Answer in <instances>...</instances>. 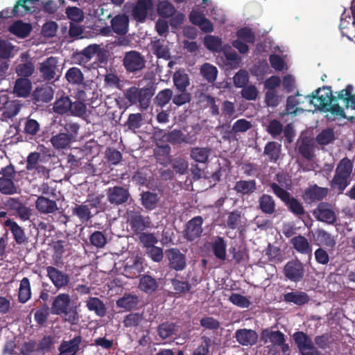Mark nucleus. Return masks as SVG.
Returning a JSON list of instances; mask_svg holds the SVG:
<instances>
[{"label": "nucleus", "instance_id": "a18cd8bd", "mask_svg": "<svg viewBox=\"0 0 355 355\" xmlns=\"http://www.w3.org/2000/svg\"><path fill=\"white\" fill-rule=\"evenodd\" d=\"M200 73L208 82L212 83L216 79L218 70L214 65L205 63L200 68Z\"/></svg>", "mask_w": 355, "mask_h": 355}, {"label": "nucleus", "instance_id": "7ed1b4c3", "mask_svg": "<svg viewBox=\"0 0 355 355\" xmlns=\"http://www.w3.org/2000/svg\"><path fill=\"white\" fill-rule=\"evenodd\" d=\"M125 98L128 100L129 105L139 104L141 109H146L150 103L151 94L148 89H139L136 87H132L124 93Z\"/></svg>", "mask_w": 355, "mask_h": 355}, {"label": "nucleus", "instance_id": "3c124183", "mask_svg": "<svg viewBox=\"0 0 355 355\" xmlns=\"http://www.w3.org/2000/svg\"><path fill=\"white\" fill-rule=\"evenodd\" d=\"M159 201L157 194L147 191L142 194L141 202L144 207L149 210L154 209Z\"/></svg>", "mask_w": 355, "mask_h": 355}, {"label": "nucleus", "instance_id": "58836bf2", "mask_svg": "<svg viewBox=\"0 0 355 355\" xmlns=\"http://www.w3.org/2000/svg\"><path fill=\"white\" fill-rule=\"evenodd\" d=\"M327 194V189L314 185L306 190L304 196L306 199L312 200H320Z\"/></svg>", "mask_w": 355, "mask_h": 355}, {"label": "nucleus", "instance_id": "6e6d98bb", "mask_svg": "<svg viewBox=\"0 0 355 355\" xmlns=\"http://www.w3.org/2000/svg\"><path fill=\"white\" fill-rule=\"evenodd\" d=\"M73 214L77 216L82 222L87 221L91 218L89 208L85 205H77L72 210Z\"/></svg>", "mask_w": 355, "mask_h": 355}, {"label": "nucleus", "instance_id": "473e14b6", "mask_svg": "<svg viewBox=\"0 0 355 355\" xmlns=\"http://www.w3.org/2000/svg\"><path fill=\"white\" fill-rule=\"evenodd\" d=\"M31 297V290L29 279L24 277L21 282L18 291L19 301L21 303H26Z\"/></svg>", "mask_w": 355, "mask_h": 355}, {"label": "nucleus", "instance_id": "5fc2aeb1", "mask_svg": "<svg viewBox=\"0 0 355 355\" xmlns=\"http://www.w3.org/2000/svg\"><path fill=\"white\" fill-rule=\"evenodd\" d=\"M65 77L67 81L71 84H80L83 81V75L77 67L70 68L66 73Z\"/></svg>", "mask_w": 355, "mask_h": 355}, {"label": "nucleus", "instance_id": "20e7f679", "mask_svg": "<svg viewBox=\"0 0 355 355\" xmlns=\"http://www.w3.org/2000/svg\"><path fill=\"white\" fill-rule=\"evenodd\" d=\"M284 335L279 331L264 329L261 332V340L268 350V353L276 355L279 352V345L282 344Z\"/></svg>", "mask_w": 355, "mask_h": 355}, {"label": "nucleus", "instance_id": "f3484780", "mask_svg": "<svg viewBox=\"0 0 355 355\" xmlns=\"http://www.w3.org/2000/svg\"><path fill=\"white\" fill-rule=\"evenodd\" d=\"M58 60L54 57H50L40 64V70L44 78L53 79L58 71Z\"/></svg>", "mask_w": 355, "mask_h": 355}, {"label": "nucleus", "instance_id": "2eb2a0df", "mask_svg": "<svg viewBox=\"0 0 355 355\" xmlns=\"http://www.w3.org/2000/svg\"><path fill=\"white\" fill-rule=\"evenodd\" d=\"M202 218L197 216L189 220L187 225L185 236L189 241L199 238L202 232Z\"/></svg>", "mask_w": 355, "mask_h": 355}, {"label": "nucleus", "instance_id": "7c9ffc66", "mask_svg": "<svg viewBox=\"0 0 355 355\" xmlns=\"http://www.w3.org/2000/svg\"><path fill=\"white\" fill-rule=\"evenodd\" d=\"M144 270V259L138 256L130 259L125 266V270L134 275L141 273Z\"/></svg>", "mask_w": 355, "mask_h": 355}, {"label": "nucleus", "instance_id": "37998d69", "mask_svg": "<svg viewBox=\"0 0 355 355\" xmlns=\"http://www.w3.org/2000/svg\"><path fill=\"white\" fill-rule=\"evenodd\" d=\"M261 210L267 214H271L275 211V204L272 198L268 195H263L259 200Z\"/></svg>", "mask_w": 355, "mask_h": 355}, {"label": "nucleus", "instance_id": "a211bd4d", "mask_svg": "<svg viewBox=\"0 0 355 355\" xmlns=\"http://www.w3.org/2000/svg\"><path fill=\"white\" fill-rule=\"evenodd\" d=\"M170 266L175 270H182L186 266L185 257L177 249H171L167 252Z\"/></svg>", "mask_w": 355, "mask_h": 355}, {"label": "nucleus", "instance_id": "393cba45", "mask_svg": "<svg viewBox=\"0 0 355 355\" xmlns=\"http://www.w3.org/2000/svg\"><path fill=\"white\" fill-rule=\"evenodd\" d=\"M339 28L342 35L348 38H349L348 33L352 30H355V20L345 10L341 15Z\"/></svg>", "mask_w": 355, "mask_h": 355}, {"label": "nucleus", "instance_id": "ddd939ff", "mask_svg": "<svg viewBox=\"0 0 355 355\" xmlns=\"http://www.w3.org/2000/svg\"><path fill=\"white\" fill-rule=\"evenodd\" d=\"M71 297L67 293H60L55 297L51 306V313L62 315L70 308Z\"/></svg>", "mask_w": 355, "mask_h": 355}, {"label": "nucleus", "instance_id": "4468645a", "mask_svg": "<svg viewBox=\"0 0 355 355\" xmlns=\"http://www.w3.org/2000/svg\"><path fill=\"white\" fill-rule=\"evenodd\" d=\"M20 61L21 62L16 67L15 71L17 74L21 77L31 76L35 71V67L27 52L21 54Z\"/></svg>", "mask_w": 355, "mask_h": 355}, {"label": "nucleus", "instance_id": "f03ea898", "mask_svg": "<svg viewBox=\"0 0 355 355\" xmlns=\"http://www.w3.org/2000/svg\"><path fill=\"white\" fill-rule=\"evenodd\" d=\"M353 169L352 162L347 157L341 159L336 169V174L331 180V187L340 192L349 184V178Z\"/></svg>", "mask_w": 355, "mask_h": 355}, {"label": "nucleus", "instance_id": "052dcab7", "mask_svg": "<svg viewBox=\"0 0 355 355\" xmlns=\"http://www.w3.org/2000/svg\"><path fill=\"white\" fill-rule=\"evenodd\" d=\"M205 46L212 51H218L222 44L221 39L214 35H207L204 39Z\"/></svg>", "mask_w": 355, "mask_h": 355}, {"label": "nucleus", "instance_id": "1a4fd4ad", "mask_svg": "<svg viewBox=\"0 0 355 355\" xmlns=\"http://www.w3.org/2000/svg\"><path fill=\"white\" fill-rule=\"evenodd\" d=\"M284 272L288 279L297 282L302 279L304 277V266L299 260H292L286 264Z\"/></svg>", "mask_w": 355, "mask_h": 355}, {"label": "nucleus", "instance_id": "aec40b11", "mask_svg": "<svg viewBox=\"0 0 355 355\" xmlns=\"http://www.w3.org/2000/svg\"><path fill=\"white\" fill-rule=\"evenodd\" d=\"M108 200L112 204L120 205L127 201L129 193L125 189L120 187L110 188L108 191Z\"/></svg>", "mask_w": 355, "mask_h": 355}, {"label": "nucleus", "instance_id": "13d9d810", "mask_svg": "<svg viewBox=\"0 0 355 355\" xmlns=\"http://www.w3.org/2000/svg\"><path fill=\"white\" fill-rule=\"evenodd\" d=\"M66 14L71 23L80 22L84 19V12L77 7H69L66 10Z\"/></svg>", "mask_w": 355, "mask_h": 355}, {"label": "nucleus", "instance_id": "f8f14e48", "mask_svg": "<svg viewBox=\"0 0 355 355\" xmlns=\"http://www.w3.org/2000/svg\"><path fill=\"white\" fill-rule=\"evenodd\" d=\"M46 270L47 276L57 289L63 288L68 285L70 279L67 274L53 266H48Z\"/></svg>", "mask_w": 355, "mask_h": 355}, {"label": "nucleus", "instance_id": "b1692460", "mask_svg": "<svg viewBox=\"0 0 355 355\" xmlns=\"http://www.w3.org/2000/svg\"><path fill=\"white\" fill-rule=\"evenodd\" d=\"M37 209L42 214H51L58 209L57 204L54 200L40 196L36 203Z\"/></svg>", "mask_w": 355, "mask_h": 355}, {"label": "nucleus", "instance_id": "49530a36", "mask_svg": "<svg viewBox=\"0 0 355 355\" xmlns=\"http://www.w3.org/2000/svg\"><path fill=\"white\" fill-rule=\"evenodd\" d=\"M20 108L21 105L19 101H7L2 114L6 119H10L19 113Z\"/></svg>", "mask_w": 355, "mask_h": 355}, {"label": "nucleus", "instance_id": "bb28decb", "mask_svg": "<svg viewBox=\"0 0 355 355\" xmlns=\"http://www.w3.org/2000/svg\"><path fill=\"white\" fill-rule=\"evenodd\" d=\"M291 243L294 249L301 254H311L312 248L308 240L302 236H297L292 239Z\"/></svg>", "mask_w": 355, "mask_h": 355}, {"label": "nucleus", "instance_id": "cd10ccee", "mask_svg": "<svg viewBox=\"0 0 355 355\" xmlns=\"http://www.w3.org/2000/svg\"><path fill=\"white\" fill-rule=\"evenodd\" d=\"M31 82L27 78H19L16 80L14 93L20 97L28 96L31 91Z\"/></svg>", "mask_w": 355, "mask_h": 355}, {"label": "nucleus", "instance_id": "338daca9", "mask_svg": "<svg viewBox=\"0 0 355 355\" xmlns=\"http://www.w3.org/2000/svg\"><path fill=\"white\" fill-rule=\"evenodd\" d=\"M229 300L233 304L240 308H248L250 304L248 297L238 293H232Z\"/></svg>", "mask_w": 355, "mask_h": 355}, {"label": "nucleus", "instance_id": "8fccbe9b", "mask_svg": "<svg viewBox=\"0 0 355 355\" xmlns=\"http://www.w3.org/2000/svg\"><path fill=\"white\" fill-rule=\"evenodd\" d=\"M214 255L219 259L224 260L226 257V244L221 237H217L212 245Z\"/></svg>", "mask_w": 355, "mask_h": 355}, {"label": "nucleus", "instance_id": "c756f323", "mask_svg": "<svg viewBox=\"0 0 355 355\" xmlns=\"http://www.w3.org/2000/svg\"><path fill=\"white\" fill-rule=\"evenodd\" d=\"M128 18L124 15H117L112 20L113 31L119 35L125 34L128 31Z\"/></svg>", "mask_w": 355, "mask_h": 355}, {"label": "nucleus", "instance_id": "774afa93", "mask_svg": "<svg viewBox=\"0 0 355 355\" xmlns=\"http://www.w3.org/2000/svg\"><path fill=\"white\" fill-rule=\"evenodd\" d=\"M335 138L332 129L327 128L322 130L317 137V141L321 145H327L331 143Z\"/></svg>", "mask_w": 355, "mask_h": 355}, {"label": "nucleus", "instance_id": "412c9836", "mask_svg": "<svg viewBox=\"0 0 355 355\" xmlns=\"http://www.w3.org/2000/svg\"><path fill=\"white\" fill-rule=\"evenodd\" d=\"M237 341L242 345H252L256 343L258 335L251 329H240L236 332Z\"/></svg>", "mask_w": 355, "mask_h": 355}, {"label": "nucleus", "instance_id": "9d476101", "mask_svg": "<svg viewBox=\"0 0 355 355\" xmlns=\"http://www.w3.org/2000/svg\"><path fill=\"white\" fill-rule=\"evenodd\" d=\"M127 218L131 228L135 232H141L148 228L151 223L148 216H142L138 211L128 210Z\"/></svg>", "mask_w": 355, "mask_h": 355}, {"label": "nucleus", "instance_id": "6ab92c4d", "mask_svg": "<svg viewBox=\"0 0 355 355\" xmlns=\"http://www.w3.org/2000/svg\"><path fill=\"white\" fill-rule=\"evenodd\" d=\"M306 96H302L299 94L288 96L286 103V113L288 114L297 115L298 113L302 112L304 109L298 107V105L304 103L305 101H307V98H304Z\"/></svg>", "mask_w": 355, "mask_h": 355}, {"label": "nucleus", "instance_id": "dca6fc26", "mask_svg": "<svg viewBox=\"0 0 355 355\" xmlns=\"http://www.w3.org/2000/svg\"><path fill=\"white\" fill-rule=\"evenodd\" d=\"M152 9V0H137V4L132 10L133 17L137 21H143L146 17L148 11Z\"/></svg>", "mask_w": 355, "mask_h": 355}, {"label": "nucleus", "instance_id": "a878e982", "mask_svg": "<svg viewBox=\"0 0 355 355\" xmlns=\"http://www.w3.org/2000/svg\"><path fill=\"white\" fill-rule=\"evenodd\" d=\"M31 30V25L28 23H24L22 21H15L9 28L10 33L21 38L27 37Z\"/></svg>", "mask_w": 355, "mask_h": 355}, {"label": "nucleus", "instance_id": "6e6552de", "mask_svg": "<svg viewBox=\"0 0 355 355\" xmlns=\"http://www.w3.org/2000/svg\"><path fill=\"white\" fill-rule=\"evenodd\" d=\"M123 65L127 71L135 72L145 67V60L139 52L131 51L125 53Z\"/></svg>", "mask_w": 355, "mask_h": 355}, {"label": "nucleus", "instance_id": "423d86ee", "mask_svg": "<svg viewBox=\"0 0 355 355\" xmlns=\"http://www.w3.org/2000/svg\"><path fill=\"white\" fill-rule=\"evenodd\" d=\"M0 191L3 194L11 195L17 193L13 180L15 178L14 168L8 166L0 171Z\"/></svg>", "mask_w": 355, "mask_h": 355}, {"label": "nucleus", "instance_id": "a19ab883", "mask_svg": "<svg viewBox=\"0 0 355 355\" xmlns=\"http://www.w3.org/2000/svg\"><path fill=\"white\" fill-rule=\"evenodd\" d=\"M173 82L178 90L184 92L189 85V78L184 71H178L173 75Z\"/></svg>", "mask_w": 355, "mask_h": 355}, {"label": "nucleus", "instance_id": "f257e3e1", "mask_svg": "<svg viewBox=\"0 0 355 355\" xmlns=\"http://www.w3.org/2000/svg\"><path fill=\"white\" fill-rule=\"evenodd\" d=\"M307 102L316 109L326 112L329 120H340L347 118L343 109L336 103L333 98L332 92L329 87L319 88L313 92L311 96H306Z\"/></svg>", "mask_w": 355, "mask_h": 355}, {"label": "nucleus", "instance_id": "c9c22d12", "mask_svg": "<svg viewBox=\"0 0 355 355\" xmlns=\"http://www.w3.org/2000/svg\"><path fill=\"white\" fill-rule=\"evenodd\" d=\"M86 306L89 311H94L98 316H103L105 314V306L98 297L89 298L86 302Z\"/></svg>", "mask_w": 355, "mask_h": 355}, {"label": "nucleus", "instance_id": "09e8293b", "mask_svg": "<svg viewBox=\"0 0 355 355\" xmlns=\"http://www.w3.org/2000/svg\"><path fill=\"white\" fill-rule=\"evenodd\" d=\"M256 188L254 180H241L236 183L234 189L242 194H248L253 192Z\"/></svg>", "mask_w": 355, "mask_h": 355}, {"label": "nucleus", "instance_id": "c03bdc74", "mask_svg": "<svg viewBox=\"0 0 355 355\" xmlns=\"http://www.w3.org/2000/svg\"><path fill=\"white\" fill-rule=\"evenodd\" d=\"M209 155L210 149L207 148H193L191 150V157L199 163H205Z\"/></svg>", "mask_w": 355, "mask_h": 355}, {"label": "nucleus", "instance_id": "2f4dec72", "mask_svg": "<svg viewBox=\"0 0 355 355\" xmlns=\"http://www.w3.org/2000/svg\"><path fill=\"white\" fill-rule=\"evenodd\" d=\"M51 142L56 149H64L69 147L72 141L70 136L67 133L62 132L53 136Z\"/></svg>", "mask_w": 355, "mask_h": 355}, {"label": "nucleus", "instance_id": "39448f33", "mask_svg": "<svg viewBox=\"0 0 355 355\" xmlns=\"http://www.w3.org/2000/svg\"><path fill=\"white\" fill-rule=\"evenodd\" d=\"M270 188L274 193L286 203L293 214L296 215L304 214V209L302 205L295 198H291L286 191L281 188L276 183L271 184Z\"/></svg>", "mask_w": 355, "mask_h": 355}, {"label": "nucleus", "instance_id": "9b49d317", "mask_svg": "<svg viewBox=\"0 0 355 355\" xmlns=\"http://www.w3.org/2000/svg\"><path fill=\"white\" fill-rule=\"evenodd\" d=\"M314 216L320 221L332 224L336 220V214L331 205L320 203L313 211Z\"/></svg>", "mask_w": 355, "mask_h": 355}, {"label": "nucleus", "instance_id": "72a5a7b5", "mask_svg": "<svg viewBox=\"0 0 355 355\" xmlns=\"http://www.w3.org/2000/svg\"><path fill=\"white\" fill-rule=\"evenodd\" d=\"M138 302L139 299L137 295L128 294L119 298L116 303L118 307L128 311L136 307Z\"/></svg>", "mask_w": 355, "mask_h": 355}, {"label": "nucleus", "instance_id": "603ef678", "mask_svg": "<svg viewBox=\"0 0 355 355\" xmlns=\"http://www.w3.org/2000/svg\"><path fill=\"white\" fill-rule=\"evenodd\" d=\"M34 96L37 101L47 103L53 98V91L51 87H44L36 89Z\"/></svg>", "mask_w": 355, "mask_h": 355}, {"label": "nucleus", "instance_id": "ea45409f", "mask_svg": "<svg viewBox=\"0 0 355 355\" xmlns=\"http://www.w3.org/2000/svg\"><path fill=\"white\" fill-rule=\"evenodd\" d=\"M71 107V101L67 96H63L58 99L53 105L55 112L63 114H69Z\"/></svg>", "mask_w": 355, "mask_h": 355}, {"label": "nucleus", "instance_id": "0e129e2a", "mask_svg": "<svg viewBox=\"0 0 355 355\" xmlns=\"http://www.w3.org/2000/svg\"><path fill=\"white\" fill-rule=\"evenodd\" d=\"M158 334L163 338H167L172 336L176 331V327L173 323H163L158 327Z\"/></svg>", "mask_w": 355, "mask_h": 355}, {"label": "nucleus", "instance_id": "5701e85b", "mask_svg": "<svg viewBox=\"0 0 355 355\" xmlns=\"http://www.w3.org/2000/svg\"><path fill=\"white\" fill-rule=\"evenodd\" d=\"M139 288L147 294H152L158 288L157 280L148 275H143L139 280Z\"/></svg>", "mask_w": 355, "mask_h": 355}, {"label": "nucleus", "instance_id": "c85d7f7f", "mask_svg": "<svg viewBox=\"0 0 355 355\" xmlns=\"http://www.w3.org/2000/svg\"><path fill=\"white\" fill-rule=\"evenodd\" d=\"M151 45L153 53L159 58L167 60L170 58L169 50L165 41L157 40L153 41Z\"/></svg>", "mask_w": 355, "mask_h": 355}, {"label": "nucleus", "instance_id": "864d4df0", "mask_svg": "<svg viewBox=\"0 0 355 355\" xmlns=\"http://www.w3.org/2000/svg\"><path fill=\"white\" fill-rule=\"evenodd\" d=\"M281 145L276 142H269L265 147L264 153L272 161H277L280 155Z\"/></svg>", "mask_w": 355, "mask_h": 355}, {"label": "nucleus", "instance_id": "4c0bfd02", "mask_svg": "<svg viewBox=\"0 0 355 355\" xmlns=\"http://www.w3.org/2000/svg\"><path fill=\"white\" fill-rule=\"evenodd\" d=\"M175 10L174 6L167 0L160 1L157 6V13L162 18H169Z\"/></svg>", "mask_w": 355, "mask_h": 355}, {"label": "nucleus", "instance_id": "bf43d9fd", "mask_svg": "<svg viewBox=\"0 0 355 355\" xmlns=\"http://www.w3.org/2000/svg\"><path fill=\"white\" fill-rule=\"evenodd\" d=\"M224 54L229 61V64L234 68L238 67L241 64V58L234 51L230 46L224 47Z\"/></svg>", "mask_w": 355, "mask_h": 355}, {"label": "nucleus", "instance_id": "f704fd0d", "mask_svg": "<svg viewBox=\"0 0 355 355\" xmlns=\"http://www.w3.org/2000/svg\"><path fill=\"white\" fill-rule=\"evenodd\" d=\"M5 225L10 229L17 243H22L26 241L24 230L15 221L8 219L5 222Z\"/></svg>", "mask_w": 355, "mask_h": 355}, {"label": "nucleus", "instance_id": "0eeeda50", "mask_svg": "<svg viewBox=\"0 0 355 355\" xmlns=\"http://www.w3.org/2000/svg\"><path fill=\"white\" fill-rule=\"evenodd\" d=\"M293 339L302 355H320L313 345L311 340L303 332L295 333Z\"/></svg>", "mask_w": 355, "mask_h": 355}, {"label": "nucleus", "instance_id": "4be33fe9", "mask_svg": "<svg viewBox=\"0 0 355 355\" xmlns=\"http://www.w3.org/2000/svg\"><path fill=\"white\" fill-rule=\"evenodd\" d=\"M80 341V337L76 336L69 341L63 342L59 348V355H76Z\"/></svg>", "mask_w": 355, "mask_h": 355}, {"label": "nucleus", "instance_id": "e2e57ef3", "mask_svg": "<svg viewBox=\"0 0 355 355\" xmlns=\"http://www.w3.org/2000/svg\"><path fill=\"white\" fill-rule=\"evenodd\" d=\"M282 97L278 95L277 90H269L265 94V103L269 107H277Z\"/></svg>", "mask_w": 355, "mask_h": 355}, {"label": "nucleus", "instance_id": "de8ad7c7", "mask_svg": "<svg viewBox=\"0 0 355 355\" xmlns=\"http://www.w3.org/2000/svg\"><path fill=\"white\" fill-rule=\"evenodd\" d=\"M38 0H19L14 7L12 12L17 16H23L30 11V5L35 3Z\"/></svg>", "mask_w": 355, "mask_h": 355}, {"label": "nucleus", "instance_id": "79ce46f5", "mask_svg": "<svg viewBox=\"0 0 355 355\" xmlns=\"http://www.w3.org/2000/svg\"><path fill=\"white\" fill-rule=\"evenodd\" d=\"M18 51L19 49L10 42L5 40L0 41V58H8L12 57Z\"/></svg>", "mask_w": 355, "mask_h": 355}, {"label": "nucleus", "instance_id": "e433bc0d", "mask_svg": "<svg viewBox=\"0 0 355 355\" xmlns=\"http://www.w3.org/2000/svg\"><path fill=\"white\" fill-rule=\"evenodd\" d=\"M284 301L287 302H293L297 305H302L308 302L309 297L304 292H291L284 294Z\"/></svg>", "mask_w": 355, "mask_h": 355}, {"label": "nucleus", "instance_id": "69168bd1", "mask_svg": "<svg viewBox=\"0 0 355 355\" xmlns=\"http://www.w3.org/2000/svg\"><path fill=\"white\" fill-rule=\"evenodd\" d=\"M101 51V47L97 44H92L85 48L83 51L81 55L85 60V62H87L94 58L96 55H98Z\"/></svg>", "mask_w": 355, "mask_h": 355}, {"label": "nucleus", "instance_id": "4d7b16f0", "mask_svg": "<svg viewBox=\"0 0 355 355\" xmlns=\"http://www.w3.org/2000/svg\"><path fill=\"white\" fill-rule=\"evenodd\" d=\"M249 82V73L247 71L241 69L233 77V83L236 87L243 88Z\"/></svg>", "mask_w": 355, "mask_h": 355}, {"label": "nucleus", "instance_id": "680f3d73", "mask_svg": "<svg viewBox=\"0 0 355 355\" xmlns=\"http://www.w3.org/2000/svg\"><path fill=\"white\" fill-rule=\"evenodd\" d=\"M241 96L248 101H254L257 99L259 91L255 85H247L243 87L241 92Z\"/></svg>", "mask_w": 355, "mask_h": 355}]
</instances>
